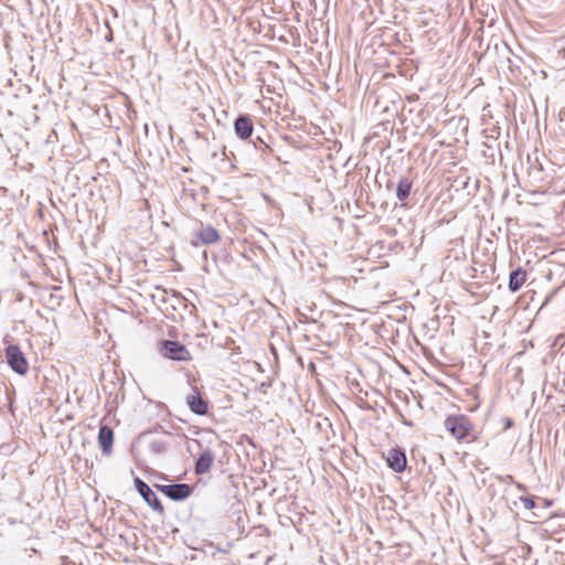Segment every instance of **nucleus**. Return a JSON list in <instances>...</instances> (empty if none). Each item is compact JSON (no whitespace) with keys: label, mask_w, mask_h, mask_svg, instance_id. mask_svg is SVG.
Here are the masks:
<instances>
[{"label":"nucleus","mask_w":565,"mask_h":565,"mask_svg":"<svg viewBox=\"0 0 565 565\" xmlns=\"http://www.w3.org/2000/svg\"><path fill=\"white\" fill-rule=\"evenodd\" d=\"M387 466L395 472H402L407 466L405 451L398 448H391L385 455Z\"/></svg>","instance_id":"0eeeda50"},{"label":"nucleus","mask_w":565,"mask_h":565,"mask_svg":"<svg viewBox=\"0 0 565 565\" xmlns=\"http://www.w3.org/2000/svg\"><path fill=\"white\" fill-rule=\"evenodd\" d=\"M412 182L407 178H402L396 188V196L399 201H405L411 193Z\"/></svg>","instance_id":"ddd939ff"},{"label":"nucleus","mask_w":565,"mask_h":565,"mask_svg":"<svg viewBox=\"0 0 565 565\" xmlns=\"http://www.w3.org/2000/svg\"><path fill=\"white\" fill-rule=\"evenodd\" d=\"M250 142L253 143L255 149H257L259 151L270 150V148L267 145V142L263 138H260L259 136H257L255 139H250Z\"/></svg>","instance_id":"2eb2a0df"},{"label":"nucleus","mask_w":565,"mask_h":565,"mask_svg":"<svg viewBox=\"0 0 565 565\" xmlns=\"http://www.w3.org/2000/svg\"><path fill=\"white\" fill-rule=\"evenodd\" d=\"M516 487L519 490L525 491V487L523 484L518 483Z\"/></svg>","instance_id":"a211bd4d"},{"label":"nucleus","mask_w":565,"mask_h":565,"mask_svg":"<svg viewBox=\"0 0 565 565\" xmlns=\"http://www.w3.org/2000/svg\"><path fill=\"white\" fill-rule=\"evenodd\" d=\"M214 458L215 456L211 449L206 448L203 450L195 461L194 472L199 476L207 473L211 470Z\"/></svg>","instance_id":"1a4fd4ad"},{"label":"nucleus","mask_w":565,"mask_h":565,"mask_svg":"<svg viewBox=\"0 0 565 565\" xmlns=\"http://www.w3.org/2000/svg\"><path fill=\"white\" fill-rule=\"evenodd\" d=\"M186 404L191 412L196 415L202 416L207 413V402L196 391L186 397Z\"/></svg>","instance_id":"9b49d317"},{"label":"nucleus","mask_w":565,"mask_h":565,"mask_svg":"<svg viewBox=\"0 0 565 565\" xmlns=\"http://www.w3.org/2000/svg\"><path fill=\"white\" fill-rule=\"evenodd\" d=\"M149 449L154 455H162L168 450V443L161 439H153L149 444Z\"/></svg>","instance_id":"4468645a"},{"label":"nucleus","mask_w":565,"mask_h":565,"mask_svg":"<svg viewBox=\"0 0 565 565\" xmlns=\"http://www.w3.org/2000/svg\"><path fill=\"white\" fill-rule=\"evenodd\" d=\"M526 280V271L522 267L512 270L509 276V289L511 292H516L521 289Z\"/></svg>","instance_id":"f8f14e48"},{"label":"nucleus","mask_w":565,"mask_h":565,"mask_svg":"<svg viewBox=\"0 0 565 565\" xmlns=\"http://www.w3.org/2000/svg\"><path fill=\"white\" fill-rule=\"evenodd\" d=\"M156 488L172 501H183L192 494V487L188 483L156 484Z\"/></svg>","instance_id":"39448f33"},{"label":"nucleus","mask_w":565,"mask_h":565,"mask_svg":"<svg viewBox=\"0 0 565 565\" xmlns=\"http://www.w3.org/2000/svg\"><path fill=\"white\" fill-rule=\"evenodd\" d=\"M135 488L145 502L157 513L160 515L164 514V508L158 499L157 494L152 491V489L139 477H136L134 480Z\"/></svg>","instance_id":"7ed1b4c3"},{"label":"nucleus","mask_w":565,"mask_h":565,"mask_svg":"<svg viewBox=\"0 0 565 565\" xmlns=\"http://www.w3.org/2000/svg\"><path fill=\"white\" fill-rule=\"evenodd\" d=\"M159 351L162 356L173 361H189L191 354L186 347L179 341L163 340L159 344Z\"/></svg>","instance_id":"f03ea898"},{"label":"nucleus","mask_w":565,"mask_h":565,"mask_svg":"<svg viewBox=\"0 0 565 565\" xmlns=\"http://www.w3.org/2000/svg\"><path fill=\"white\" fill-rule=\"evenodd\" d=\"M445 427L452 437L461 440L469 436L473 425L466 415H452L446 418Z\"/></svg>","instance_id":"f257e3e1"},{"label":"nucleus","mask_w":565,"mask_h":565,"mask_svg":"<svg viewBox=\"0 0 565 565\" xmlns=\"http://www.w3.org/2000/svg\"><path fill=\"white\" fill-rule=\"evenodd\" d=\"M220 233L210 224H201L200 228L194 233L191 244L198 246L199 242L203 245H212L220 241Z\"/></svg>","instance_id":"423d86ee"},{"label":"nucleus","mask_w":565,"mask_h":565,"mask_svg":"<svg viewBox=\"0 0 565 565\" xmlns=\"http://www.w3.org/2000/svg\"><path fill=\"white\" fill-rule=\"evenodd\" d=\"M501 422L503 423L504 430L512 428L514 425L513 419L510 417H502Z\"/></svg>","instance_id":"f3484780"},{"label":"nucleus","mask_w":565,"mask_h":565,"mask_svg":"<svg viewBox=\"0 0 565 565\" xmlns=\"http://www.w3.org/2000/svg\"><path fill=\"white\" fill-rule=\"evenodd\" d=\"M520 501L522 502L523 507L527 510H533L536 507L534 497H520Z\"/></svg>","instance_id":"dca6fc26"},{"label":"nucleus","mask_w":565,"mask_h":565,"mask_svg":"<svg viewBox=\"0 0 565 565\" xmlns=\"http://www.w3.org/2000/svg\"><path fill=\"white\" fill-rule=\"evenodd\" d=\"M6 358L12 371L19 375H25L28 373V361L18 345H9L6 349Z\"/></svg>","instance_id":"20e7f679"},{"label":"nucleus","mask_w":565,"mask_h":565,"mask_svg":"<svg viewBox=\"0 0 565 565\" xmlns=\"http://www.w3.org/2000/svg\"><path fill=\"white\" fill-rule=\"evenodd\" d=\"M114 431L108 426H102L98 431V443L102 452L109 456L113 450Z\"/></svg>","instance_id":"9d476101"},{"label":"nucleus","mask_w":565,"mask_h":565,"mask_svg":"<svg viewBox=\"0 0 565 565\" xmlns=\"http://www.w3.org/2000/svg\"><path fill=\"white\" fill-rule=\"evenodd\" d=\"M234 130L236 136L242 140L252 138L254 124L249 115H239L234 121Z\"/></svg>","instance_id":"6e6552de"}]
</instances>
